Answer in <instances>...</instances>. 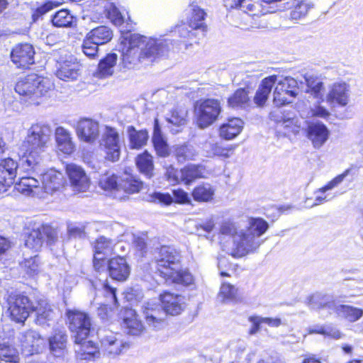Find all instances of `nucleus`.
<instances>
[{"instance_id":"nucleus-46","label":"nucleus","mask_w":363,"mask_h":363,"mask_svg":"<svg viewBox=\"0 0 363 363\" xmlns=\"http://www.w3.org/2000/svg\"><path fill=\"white\" fill-rule=\"evenodd\" d=\"M86 35L101 45L109 42L112 39L113 33L109 28L102 26L92 29Z\"/></svg>"},{"instance_id":"nucleus-42","label":"nucleus","mask_w":363,"mask_h":363,"mask_svg":"<svg viewBox=\"0 0 363 363\" xmlns=\"http://www.w3.org/2000/svg\"><path fill=\"white\" fill-rule=\"evenodd\" d=\"M335 312L351 323L359 320L363 316V309L348 305H339Z\"/></svg>"},{"instance_id":"nucleus-38","label":"nucleus","mask_w":363,"mask_h":363,"mask_svg":"<svg viewBox=\"0 0 363 363\" xmlns=\"http://www.w3.org/2000/svg\"><path fill=\"white\" fill-rule=\"evenodd\" d=\"M152 143L157 154L160 157H166L169 155V147L164 138L157 120L155 121Z\"/></svg>"},{"instance_id":"nucleus-21","label":"nucleus","mask_w":363,"mask_h":363,"mask_svg":"<svg viewBox=\"0 0 363 363\" xmlns=\"http://www.w3.org/2000/svg\"><path fill=\"white\" fill-rule=\"evenodd\" d=\"M349 86L345 83H335L329 87L325 101L330 106H345L349 102Z\"/></svg>"},{"instance_id":"nucleus-27","label":"nucleus","mask_w":363,"mask_h":363,"mask_svg":"<svg viewBox=\"0 0 363 363\" xmlns=\"http://www.w3.org/2000/svg\"><path fill=\"white\" fill-rule=\"evenodd\" d=\"M306 303L311 309H327L329 313L335 312L337 306L330 296L321 293H315L308 296Z\"/></svg>"},{"instance_id":"nucleus-48","label":"nucleus","mask_w":363,"mask_h":363,"mask_svg":"<svg viewBox=\"0 0 363 363\" xmlns=\"http://www.w3.org/2000/svg\"><path fill=\"white\" fill-rule=\"evenodd\" d=\"M206 151L208 157L218 156L224 158H228L233 153L235 147L229 145L224 147L218 143H208L205 145Z\"/></svg>"},{"instance_id":"nucleus-25","label":"nucleus","mask_w":363,"mask_h":363,"mask_svg":"<svg viewBox=\"0 0 363 363\" xmlns=\"http://www.w3.org/2000/svg\"><path fill=\"white\" fill-rule=\"evenodd\" d=\"M269 117L277 123V129L279 133L286 135L290 133L296 134L299 132L300 125L297 124V120L283 117L279 110L272 111Z\"/></svg>"},{"instance_id":"nucleus-30","label":"nucleus","mask_w":363,"mask_h":363,"mask_svg":"<svg viewBox=\"0 0 363 363\" xmlns=\"http://www.w3.org/2000/svg\"><path fill=\"white\" fill-rule=\"evenodd\" d=\"M22 154L20 156V166L25 172L35 171L41 161L43 152L35 151L21 146Z\"/></svg>"},{"instance_id":"nucleus-62","label":"nucleus","mask_w":363,"mask_h":363,"mask_svg":"<svg viewBox=\"0 0 363 363\" xmlns=\"http://www.w3.org/2000/svg\"><path fill=\"white\" fill-rule=\"evenodd\" d=\"M311 114L312 116L326 118L330 116V112L320 104L314 105L311 108Z\"/></svg>"},{"instance_id":"nucleus-63","label":"nucleus","mask_w":363,"mask_h":363,"mask_svg":"<svg viewBox=\"0 0 363 363\" xmlns=\"http://www.w3.org/2000/svg\"><path fill=\"white\" fill-rule=\"evenodd\" d=\"M102 290L105 293V296L108 299V302H112L114 304L117 303V298L116 295V289L109 286L107 283L101 284Z\"/></svg>"},{"instance_id":"nucleus-53","label":"nucleus","mask_w":363,"mask_h":363,"mask_svg":"<svg viewBox=\"0 0 363 363\" xmlns=\"http://www.w3.org/2000/svg\"><path fill=\"white\" fill-rule=\"evenodd\" d=\"M99 45H100L96 43V41L89 38V36L86 35L82 45V50L86 57L90 59H95L99 55Z\"/></svg>"},{"instance_id":"nucleus-10","label":"nucleus","mask_w":363,"mask_h":363,"mask_svg":"<svg viewBox=\"0 0 363 363\" xmlns=\"http://www.w3.org/2000/svg\"><path fill=\"white\" fill-rule=\"evenodd\" d=\"M69 328L74 333V342H81L86 340L91 330V320L89 315L77 310L67 311Z\"/></svg>"},{"instance_id":"nucleus-57","label":"nucleus","mask_w":363,"mask_h":363,"mask_svg":"<svg viewBox=\"0 0 363 363\" xmlns=\"http://www.w3.org/2000/svg\"><path fill=\"white\" fill-rule=\"evenodd\" d=\"M186 112L184 110L174 109L171 111L167 121L175 125H182L185 123Z\"/></svg>"},{"instance_id":"nucleus-4","label":"nucleus","mask_w":363,"mask_h":363,"mask_svg":"<svg viewBox=\"0 0 363 363\" xmlns=\"http://www.w3.org/2000/svg\"><path fill=\"white\" fill-rule=\"evenodd\" d=\"M52 87L48 79L32 74L21 79L15 86L16 91L21 96L27 97L30 102L38 103L35 100L45 96Z\"/></svg>"},{"instance_id":"nucleus-18","label":"nucleus","mask_w":363,"mask_h":363,"mask_svg":"<svg viewBox=\"0 0 363 363\" xmlns=\"http://www.w3.org/2000/svg\"><path fill=\"white\" fill-rule=\"evenodd\" d=\"M18 164L11 158H6L0 162V194L5 193L14 183Z\"/></svg>"},{"instance_id":"nucleus-6","label":"nucleus","mask_w":363,"mask_h":363,"mask_svg":"<svg viewBox=\"0 0 363 363\" xmlns=\"http://www.w3.org/2000/svg\"><path fill=\"white\" fill-rule=\"evenodd\" d=\"M32 305L28 296L12 293L6 298V313L13 321L23 323L32 312Z\"/></svg>"},{"instance_id":"nucleus-64","label":"nucleus","mask_w":363,"mask_h":363,"mask_svg":"<svg viewBox=\"0 0 363 363\" xmlns=\"http://www.w3.org/2000/svg\"><path fill=\"white\" fill-rule=\"evenodd\" d=\"M174 200L179 203H189L190 199L188 194L183 189H178L173 191Z\"/></svg>"},{"instance_id":"nucleus-9","label":"nucleus","mask_w":363,"mask_h":363,"mask_svg":"<svg viewBox=\"0 0 363 363\" xmlns=\"http://www.w3.org/2000/svg\"><path fill=\"white\" fill-rule=\"evenodd\" d=\"M45 241L49 246L53 245L57 241V231L49 225L33 229L26 237L25 246L37 252L41 249Z\"/></svg>"},{"instance_id":"nucleus-12","label":"nucleus","mask_w":363,"mask_h":363,"mask_svg":"<svg viewBox=\"0 0 363 363\" xmlns=\"http://www.w3.org/2000/svg\"><path fill=\"white\" fill-rule=\"evenodd\" d=\"M93 247L94 267L97 271L103 270L106 267L105 260L113 253L114 243L111 240L101 236L94 241Z\"/></svg>"},{"instance_id":"nucleus-1","label":"nucleus","mask_w":363,"mask_h":363,"mask_svg":"<svg viewBox=\"0 0 363 363\" xmlns=\"http://www.w3.org/2000/svg\"><path fill=\"white\" fill-rule=\"evenodd\" d=\"M269 228L268 223L260 218H250L245 229L238 230L236 225L230 221H224L220 226V233L231 235L233 245L227 252L235 258L242 257L255 252L262 243L260 237Z\"/></svg>"},{"instance_id":"nucleus-23","label":"nucleus","mask_w":363,"mask_h":363,"mask_svg":"<svg viewBox=\"0 0 363 363\" xmlns=\"http://www.w3.org/2000/svg\"><path fill=\"white\" fill-rule=\"evenodd\" d=\"M42 188L48 194L60 191L66 184V179L61 172L50 169L42 175Z\"/></svg>"},{"instance_id":"nucleus-16","label":"nucleus","mask_w":363,"mask_h":363,"mask_svg":"<svg viewBox=\"0 0 363 363\" xmlns=\"http://www.w3.org/2000/svg\"><path fill=\"white\" fill-rule=\"evenodd\" d=\"M21 350L26 355L38 353L45 345V340L35 330H28L20 334Z\"/></svg>"},{"instance_id":"nucleus-13","label":"nucleus","mask_w":363,"mask_h":363,"mask_svg":"<svg viewBox=\"0 0 363 363\" xmlns=\"http://www.w3.org/2000/svg\"><path fill=\"white\" fill-rule=\"evenodd\" d=\"M142 309L149 327L160 330L165 325L166 314L162 306L156 302L148 301L142 306Z\"/></svg>"},{"instance_id":"nucleus-33","label":"nucleus","mask_w":363,"mask_h":363,"mask_svg":"<svg viewBox=\"0 0 363 363\" xmlns=\"http://www.w3.org/2000/svg\"><path fill=\"white\" fill-rule=\"evenodd\" d=\"M67 336L64 328H55L49 338L51 352L56 357L63 354L67 347Z\"/></svg>"},{"instance_id":"nucleus-47","label":"nucleus","mask_w":363,"mask_h":363,"mask_svg":"<svg viewBox=\"0 0 363 363\" xmlns=\"http://www.w3.org/2000/svg\"><path fill=\"white\" fill-rule=\"evenodd\" d=\"M39 182L33 177H23L19 183L16 184V190L24 194H38Z\"/></svg>"},{"instance_id":"nucleus-19","label":"nucleus","mask_w":363,"mask_h":363,"mask_svg":"<svg viewBox=\"0 0 363 363\" xmlns=\"http://www.w3.org/2000/svg\"><path fill=\"white\" fill-rule=\"evenodd\" d=\"M121 335L108 332L101 337V345L104 352L108 355L115 357L123 352L128 347V345L121 338Z\"/></svg>"},{"instance_id":"nucleus-8","label":"nucleus","mask_w":363,"mask_h":363,"mask_svg":"<svg viewBox=\"0 0 363 363\" xmlns=\"http://www.w3.org/2000/svg\"><path fill=\"white\" fill-rule=\"evenodd\" d=\"M122 142L118 131L112 127L105 126L100 140V147L105 152L106 160L116 162L121 155Z\"/></svg>"},{"instance_id":"nucleus-55","label":"nucleus","mask_w":363,"mask_h":363,"mask_svg":"<svg viewBox=\"0 0 363 363\" xmlns=\"http://www.w3.org/2000/svg\"><path fill=\"white\" fill-rule=\"evenodd\" d=\"M19 361L18 351L6 343H0V361Z\"/></svg>"},{"instance_id":"nucleus-15","label":"nucleus","mask_w":363,"mask_h":363,"mask_svg":"<svg viewBox=\"0 0 363 363\" xmlns=\"http://www.w3.org/2000/svg\"><path fill=\"white\" fill-rule=\"evenodd\" d=\"M66 173L74 191L84 192L89 188L90 179L82 167L73 163L68 164Z\"/></svg>"},{"instance_id":"nucleus-3","label":"nucleus","mask_w":363,"mask_h":363,"mask_svg":"<svg viewBox=\"0 0 363 363\" xmlns=\"http://www.w3.org/2000/svg\"><path fill=\"white\" fill-rule=\"evenodd\" d=\"M156 269L160 275L169 284L191 286L194 278L189 270L182 269L179 252L169 246H162L155 257Z\"/></svg>"},{"instance_id":"nucleus-36","label":"nucleus","mask_w":363,"mask_h":363,"mask_svg":"<svg viewBox=\"0 0 363 363\" xmlns=\"http://www.w3.org/2000/svg\"><path fill=\"white\" fill-rule=\"evenodd\" d=\"M117 60L116 54H108L99 62L98 69L94 73V76L98 78H106L111 76L113 74Z\"/></svg>"},{"instance_id":"nucleus-20","label":"nucleus","mask_w":363,"mask_h":363,"mask_svg":"<svg viewBox=\"0 0 363 363\" xmlns=\"http://www.w3.org/2000/svg\"><path fill=\"white\" fill-rule=\"evenodd\" d=\"M80 65L76 59L69 56L65 60L57 62L55 74L63 81H74L79 76Z\"/></svg>"},{"instance_id":"nucleus-56","label":"nucleus","mask_w":363,"mask_h":363,"mask_svg":"<svg viewBox=\"0 0 363 363\" xmlns=\"http://www.w3.org/2000/svg\"><path fill=\"white\" fill-rule=\"evenodd\" d=\"M349 170L345 171L342 174L337 175L331 181L328 182L324 186L316 190L318 194H325L327 191L332 190L338 186L348 175Z\"/></svg>"},{"instance_id":"nucleus-59","label":"nucleus","mask_w":363,"mask_h":363,"mask_svg":"<svg viewBox=\"0 0 363 363\" xmlns=\"http://www.w3.org/2000/svg\"><path fill=\"white\" fill-rule=\"evenodd\" d=\"M23 267L26 273L30 276L38 273L39 271V258L38 256H34L30 259H26L23 262Z\"/></svg>"},{"instance_id":"nucleus-52","label":"nucleus","mask_w":363,"mask_h":363,"mask_svg":"<svg viewBox=\"0 0 363 363\" xmlns=\"http://www.w3.org/2000/svg\"><path fill=\"white\" fill-rule=\"evenodd\" d=\"M52 22L57 27H70L73 23V16L67 10L62 9L55 13Z\"/></svg>"},{"instance_id":"nucleus-39","label":"nucleus","mask_w":363,"mask_h":363,"mask_svg":"<svg viewBox=\"0 0 363 363\" xmlns=\"http://www.w3.org/2000/svg\"><path fill=\"white\" fill-rule=\"evenodd\" d=\"M77 347L75 349L78 358L81 359H91L99 354L96 345L92 341L83 340L80 343L75 342Z\"/></svg>"},{"instance_id":"nucleus-37","label":"nucleus","mask_w":363,"mask_h":363,"mask_svg":"<svg viewBox=\"0 0 363 363\" xmlns=\"http://www.w3.org/2000/svg\"><path fill=\"white\" fill-rule=\"evenodd\" d=\"M205 168L202 165H188L180 169L181 182L189 185L195 179L204 177Z\"/></svg>"},{"instance_id":"nucleus-40","label":"nucleus","mask_w":363,"mask_h":363,"mask_svg":"<svg viewBox=\"0 0 363 363\" xmlns=\"http://www.w3.org/2000/svg\"><path fill=\"white\" fill-rule=\"evenodd\" d=\"M215 189L208 183H203L196 186L192 193L194 201L198 202H209L213 200Z\"/></svg>"},{"instance_id":"nucleus-61","label":"nucleus","mask_w":363,"mask_h":363,"mask_svg":"<svg viewBox=\"0 0 363 363\" xmlns=\"http://www.w3.org/2000/svg\"><path fill=\"white\" fill-rule=\"evenodd\" d=\"M165 177L172 184H177L181 182L180 170L176 169L172 165L166 168Z\"/></svg>"},{"instance_id":"nucleus-60","label":"nucleus","mask_w":363,"mask_h":363,"mask_svg":"<svg viewBox=\"0 0 363 363\" xmlns=\"http://www.w3.org/2000/svg\"><path fill=\"white\" fill-rule=\"evenodd\" d=\"M108 16L115 25L119 26L123 22L122 14L113 4H111L108 9Z\"/></svg>"},{"instance_id":"nucleus-41","label":"nucleus","mask_w":363,"mask_h":363,"mask_svg":"<svg viewBox=\"0 0 363 363\" xmlns=\"http://www.w3.org/2000/svg\"><path fill=\"white\" fill-rule=\"evenodd\" d=\"M135 163L140 173L147 178H151L153 176L154 164L152 156L147 151L138 155L135 159Z\"/></svg>"},{"instance_id":"nucleus-14","label":"nucleus","mask_w":363,"mask_h":363,"mask_svg":"<svg viewBox=\"0 0 363 363\" xmlns=\"http://www.w3.org/2000/svg\"><path fill=\"white\" fill-rule=\"evenodd\" d=\"M143 187V183L125 170L120 176V185L116 191V199L125 200L130 194L140 191Z\"/></svg>"},{"instance_id":"nucleus-24","label":"nucleus","mask_w":363,"mask_h":363,"mask_svg":"<svg viewBox=\"0 0 363 363\" xmlns=\"http://www.w3.org/2000/svg\"><path fill=\"white\" fill-rule=\"evenodd\" d=\"M160 301L166 315H179L185 308L184 298L179 295L164 293L160 296Z\"/></svg>"},{"instance_id":"nucleus-50","label":"nucleus","mask_w":363,"mask_h":363,"mask_svg":"<svg viewBox=\"0 0 363 363\" xmlns=\"http://www.w3.org/2000/svg\"><path fill=\"white\" fill-rule=\"evenodd\" d=\"M174 155L179 162H184L187 160H193L197 156V152L190 145H177L174 150Z\"/></svg>"},{"instance_id":"nucleus-58","label":"nucleus","mask_w":363,"mask_h":363,"mask_svg":"<svg viewBox=\"0 0 363 363\" xmlns=\"http://www.w3.org/2000/svg\"><path fill=\"white\" fill-rule=\"evenodd\" d=\"M309 10V6L304 2L298 3L291 11L290 17L292 20H300L305 17Z\"/></svg>"},{"instance_id":"nucleus-34","label":"nucleus","mask_w":363,"mask_h":363,"mask_svg":"<svg viewBox=\"0 0 363 363\" xmlns=\"http://www.w3.org/2000/svg\"><path fill=\"white\" fill-rule=\"evenodd\" d=\"M55 140L57 145L60 151L62 152L70 155L75 149L74 143L70 132L63 127H57L55 129Z\"/></svg>"},{"instance_id":"nucleus-35","label":"nucleus","mask_w":363,"mask_h":363,"mask_svg":"<svg viewBox=\"0 0 363 363\" xmlns=\"http://www.w3.org/2000/svg\"><path fill=\"white\" fill-rule=\"evenodd\" d=\"M277 81V77L276 75L269 76L262 81L254 97V101L257 106H261L264 104Z\"/></svg>"},{"instance_id":"nucleus-28","label":"nucleus","mask_w":363,"mask_h":363,"mask_svg":"<svg viewBox=\"0 0 363 363\" xmlns=\"http://www.w3.org/2000/svg\"><path fill=\"white\" fill-rule=\"evenodd\" d=\"M108 269L111 277L118 281H125L130 274V267L125 258L117 257L108 261Z\"/></svg>"},{"instance_id":"nucleus-22","label":"nucleus","mask_w":363,"mask_h":363,"mask_svg":"<svg viewBox=\"0 0 363 363\" xmlns=\"http://www.w3.org/2000/svg\"><path fill=\"white\" fill-rule=\"evenodd\" d=\"M34 49L28 43L16 45L11 54V60L18 67L26 68L34 63Z\"/></svg>"},{"instance_id":"nucleus-11","label":"nucleus","mask_w":363,"mask_h":363,"mask_svg":"<svg viewBox=\"0 0 363 363\" xmlns=\"http://www.w3.org/2000/svg\"><path fill=\"white\" fill-rule=\"evenodd\" d=\"M276 86L274 91V104L281 106L291 103L289 98L297 95L298 82L290 77H277Z\"/></svg>"},{"instance_id":"nucleus-26","label":"nucleus","mask_w":363,"mask_h":363,"mask_svg":"<svg viewBox=\"0 0 363 363\" xmlns=\"http://www.w3.org/2000/svg\"><path fill=\"white\" fill-rule=\"evenodd\" d=\"M329 136L330 131L323 123H312L308 128V138L315 149H320L328 140Z\"/></svg>"},{"instance_id":"nucleus-54","label":"nucleus","mask_w":363,"mask_h":363,"mask_svg":"<svg viewBox=\"0 0 363 363\" xmlns=\"http://www.w3.org/2000/svg\"><path fill=\"white\" fill-rule=\"evenodd\" d=\"M238 289L228 283H223L220 289L218 298L223 302L233 301L237 298Z\"/></svg>"},{"instance_id":"nucleus-17","label":"nucleus","mask_w":363,"mask_h":363,"mask_svg":"<svg viewBox=\"0 0 363 363\" xmlns=\"http://www.w3.org/2000/svg\"><path fill=\"white\" fill-rule=\"evenodd\" d=\"M76 133L80 140L93 143L99 138V124L91 118H81L77 123Z\"/></svg>"},{"instance_id":"nucleus-45","label":"nucleus","mask_w":363,"mask_h":363,"mask_svg":"<svg viewBox=\"0 0 363 363\" xmlns=\"http://www.w3.org/2000/svg\"><path fill=\"white\" fill-rule=\"evenodd\" d=\"M99 185L104 190L110 191L112 196L116 199V191L117 189H119L120 185V176L106 173L101 176Z\"/></svg>"},{"instance_id":"nucleus-32","label":"nucleus","mask_w":363,"mask_h":363,"mask_svg":"<svg viewBox=\"0 0 363 363\" xmlns=\"http://www.w3.org/2000/svg\"><path fill=\"white\" fill-rule=\"evenodd\" d=\"M244 122L239 118H232L222 124L219 128L220 138L230 140L237 137L242 130Z\"/></svg>"},{"instance_id":"nucleus-5","label":"nucleus","mask_w":363,"mask_h":363,"mask_svg":"<svg viewBox=\"0 0 363 363\" xmlns=\"http://www.w3.org/2000/svg\"><path fill=\"white\" fill-rule=\"evenodd\" d=\"M52 130L48 124L38 122L31 125L27 130L23 147L44 152L51 139Z\"/></svg>"},{"instance_id":"nucleus-2","label":"nucleus","mask_w":363,"mask_h":363,"mask_svg":"<svg viewBox=\"0 0 363 363\" xmlns=\"http://www.w3.org/2000/svg\"><path fill=\"white\" fill-rule=\"evenodd\" d=\"M171 43V40L167 39H157L139 34H130L123 43V62L125 67H131L143 59L152 62L169 52Z\"/></svg>"},{"instance_id":"nucleus-44","label":"nucleus","mask_w":363,"mask_h":363,"mask_svg":"<svg viewBox=\"0 0 363 363\" xmlns=\"http://www.w3.org/2000/svg\"><path fill=\"white\" fill-rule=\"evenodd\" d=\"M123 325L128 329V333L133 335L140 334L143 329L141 322L138 320L135 312L133 309H127L125 311Z\"/></svg>"},{"instance_id":"nucleus-43","label":"nucleus","mask_w":363,"mask_h":363,"mask_svg":"<svg viewBox=\"0 0 363 363\" xmlns=\"http://www.w3.org/2000/svg\"><path fill=\"white\" fill-rule=\"evenodd\" d=\"M128 134L130 147L132 149H140L146 145L148 140V133L145 130L137 131L134 127H128Z\"/></svg>"},{"instance_id":"nucleus-29","label":"nucleus","mask_w":363,"mask_h":363,"mask_svg":"<svg viewBox=\"0 0 363 363\" xmlns=\"http://www.w3.org/2000/svg\"><path fill=\"white\" fill-rule=\"evenodd\" d=\"M188 26L194 30H199L203 36L206 31V26L204 23L206 13L194 3L189 5L188 9Z\"/></svg>"},{"instance_id":"nucleus-51","label":"nucleus","mask_w":363,"mask_h":363,"mask_svg":"<svg viewBox=\"0 0 363 363\" xmlns=\"http://www.w3.org/2000/svg\"><path fill=\"white\" fill-rule=\"evenodd\" d=\"M304 79L308 88L307 92L311 93L316 98L322 96L321 91L323 89V83L321 79L313 74H306Z\"/></svg>"},{"instance_id":"nucleus-31","label":"nucleus","mask_w":363,"mask_h":363,"mask_svg":"<svg viewBox=\"0 0 363 363\" xmlns=\"http://www.w3.org/2000/svg\"><path fill=\"white\" fill-rule=\"evenodd\" d=\"M32 311L36 313L35 323L44 325L55 317V311L45 299H40L36 305H32Z\"/></svg>"},{"instance_id":"nucleus-49","label":"nucleus","mask_w":363,"mask_h":363,"mask_svg":"<svg viewBox=\"0 0 363 363\" xmlns=\"http://www.w3.org/2000/svg\"><path fill=\"white\" fill-rule=\"evenodd\" d=\"M249 102L248 92L245 89H238L228 100L229 106L232 108H245Z\"/></svg>"},{"instance_id":"nucleus-7","label":"nucleus","mask_w":363,"mask_h":363,"mask_svg":"<svg viewBox=\"0 0 363 363\" xmlns=\"http://www.w3.org/2000/svg\"><path fill=\"white\" fill-rule=\"evenodd\" d=\"M220 101L214 99L201 100L196 103L195 113L199 128H206L212 125L221 112Z\"/></svg>"}]
</instances>
